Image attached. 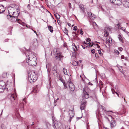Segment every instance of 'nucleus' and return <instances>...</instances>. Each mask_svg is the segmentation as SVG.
Masks as SVG:
<instances>
[{"mask_svg": "<svg viewBox=\"0 0 129 129\" xmlns=\"http://www.w3.org/2000/svg\"><path fill=\"white\" fill-rule=\"evenodd\" d=\"M124 102H126V100L125 99V98H124Z\"/></svg>", "mask_w": 129, "mask_h": 129, "instance_id": "obj_61", "label": "nucleus"}, {"mask_svg": "<svg viewBox=\"0 0 129 129\" xmlns=\"http://www.w3.org/2000/svg\"><path fill=\"white\" fill-rule=\"evenodd\" d=\"M6 85L3 81H0V92H3L6 88Z\"/></svg>", "mask_w": 129, "mask_h": 129, "instance_id": "obj_4", "label": "nucleus"}, {"mask_svg": "<svg viewBox=\"0 0 129 129\" xmlns=\"http://www.w3.org/2000/svg\"><path fill=\"white\" fill-rule=\"evenodd\" d=\"M101 109L102 111H101L100 110L99 112V114H104L105 113H106V111H108L106 110L105 109H104V107H102Z\"/></svg>", "mask_w": 129, "mask_h": 129, "instance_id": "obj_14", "label": "nucleus"}, {"mask_svg": "<svg viewBox=\"0 0 129 129\" xmlns=\"http://www.w3.org/2000/svg\"><path fill=\"white\" fill-rule=\"evenodd\" d=\"M5 10L4 6L2 5H0V14L4 12Z\"/></svg>", "mask_w": 129, "mask_h": 129, "instance_id": "obj_16", "label": "nucleus"}, {"mask_svg": "<svg viewBox=\"0 0 129 129\" xmlns=\"http://www.w3.org/2000/svg\"><path fill=\"white\" fill-rule=\"evenodd\" d=\"M72 45L73 46H74L75 47V48H76V50H77V47L75 45V44H72Z\"/></svg>", "mask_w": 129, "mask_h": 129, "instance_id": "obj_47", "label": "nucleus"}, {"mask_svg": "<svg viewBox=\"0 0 129 129\" xmlns=\"http://www.w3.org/2000/svg\"><path fill=\"white\" fill-rule=\"evenodd\" d=\"M77 27L76 26H75L73 28V30H74L76 31L77 30Z\"/></svg>", "mask_w": 129, "mask_h": 129, "instance_id": "obj_42", "label": "nucleus"}, {"mask_svg": "<svg viewBox=\"0 0 129 129\" xmlns=\"http://www.w3.org/2000/svg\"><path fill=\"white\" fill-rule=\"evenodd\" d=\"M28 77L29 81L31 83H33L36 81L37 79V76L33 71H29Z\"/></svg>", "mask_w": 129, "mask_h": 129, "instance_id": "obj_2", "label": "nucleus"}, {"mask_svg": "<svg viewBox=\"0 0 129 129\" xmlns=\"http://www.w3.org/2000/svg\"><path fill=\"white\" fill-rule=\"evenodd\" d=\"M93 25L94 26H97V24L95 22H93Z\"/></svg>", "mask_w": 129, "mask_h": 129, "instance_id": "obj_45", "label": "nucleus"}, {"mask_svg": "<svg viewBox=\"0 0 129 129\" xmlns=\"http://www.w3.org/2000/svg\"><path fill=\"white\" fill-rule=\"evenodd\" d=\"M68 5H69V8L70 9H71V4L70 3H69L68 4Z\"/></svg>", "mask_w": 129, "mask_h": 129, "instance_id": "obj_46", "label": "nucleus"}, {"mask_svg": "<svg viewBox=\"0 0 129 129\" xmlns=\"http://www.w3.org/2000/svg\"><path fill=\"white\" fill-rule=\"evenodd\" d=\"M38 89L36 87L35 88H34L33 91V92H34L35 94L37 93L38 92Z\"/></svg>", "mask_w": 129, "mask_h": 129, "instance_id": "obj_20", "label": "nucleus"}, {"mask_svg": "<svg viewBox=\"0 0 129 129\" xmlns=\"http://www.w3.org/2000/svg\"><path fill=\"white\" fill-rule=\"evenodd\" d=\"M26 62L24 64V62L22 63V65L24 67H26V64H28L31 66H35L37 63V59L36 57L32 54L31 53L27 54L26 57Z\"/></svg>", "mask_w": 129, "mask_h": 129, "instance_id": "obj_1", "label": "nucleus"}, {"mask_svg": "<svg viewBox=\"0 0 129 129\" xmlns=\"http://www.w3.org/2000/svg\"><path fill=\"white\" fill-rule=\"evenodd\" d=\"M93 98L94 100L95 101H97V98L96 96L95 95L94 96H93Z\"/></svg>", "mask_w": 129, "mask_h": 129, "instance_id": "obj_38", "label": "nucleus"}, {"mask_svg": "<svg viewBox=\"0 0 129 129\" xmlns=\"http://www.w3.org/2000/svg\"><path fill=\"white\" fill-rule=\"evenodd\" d=\"M48 78L49 79V81L50 82H51V78L50 76V73L49 71H48Z\"/></svg>", "mask_w": 129, "mask_h": 129, "instance_id": "obj_24", "label": "nucleus"}, {"mask_svg": "<svg viewBox=\"0 0 129 129\" xmlns=\"http://www.w3.org/2000/svg\"><path fill=\"white\" fill-rule=\"evenodd\" d=\"M64 32L65 33V34L67 35L68 34V30L66 28L64 30Z\"/></svg>", "mask_w": 129, "mask_h": 129, "instance_id": "obj_39", "label": "nucleus"}, {"mask_svg": "<svg viewBox=\"0 0 129 129\" xmlns=\"http://www.w3.org/2000/svg\"><path fill=\"white\" fill-rule=\"evenodd\" d=\"M10 98L11 102V104L12 105H14L15 104L13 103L15 100V99L16 97V94H12L10 95Z\"/></svg>", "mask_w": 129, "mask_h": 129, "instance_id": "obj_5", "label": "nucleus"}, {"mask_svg": "<svg viewBox=\"0 0 129 129\" xmlns=\"http://www.w3.org/2000/svg\"><path fill=\"white\" fill-rule=\"evenodd\" d=\"M63 85L64 86V88H67V84L66 83L64 82H63Z\"/></svg>", "mask_w": 129, "mask_h": 129, "instance_id": "obj_37", "label": "nucleus"}, {"mask_svg": "<svg viewBox=\"0 0 129 129\" xmlns=\"http://www.w3.org/2000/svg\"><path fill=\"white\" fill-rule=\"evenodd\" d=\"M91 52L93 54H94L95 52V50L94 49H92L91 50Z\"/></svg>", "mask_w": 129, "mask_h": 129, "instance_id": "obj_40", "label": "nucleus"}, {"mask_svg": "<svg viewBox=\"0 0 129 129\" xmlns=\"http://www.w3.org/2000/svg\"><path fill=\"white\" fill-rule=\"evenodd\" d=\"M87 14H88V15L89 17H93V16H92V15H93V14L91 13L90 12H88Z\"/></svg>", "mask_w": 129, "mask_h": 129, "instance_id": "obj_31", "label": "nucleus"}, {"mask_svg": "<svg viewBox=\"0 0 129 129\" xmlns=\"http://www.w3.org/2000/svg\"><path fill=\"white\" fill-rule=\"evenodd\" d=\"M57 22L59 25L61 24L60 21L59 20H57Z\"/></svg>", "mask_w": 129, "mask_h": 129, "instance_id": "obj_50", "label": "nucleus"}, {"mask_svg": "<svg viewBox=\"0 0 129 129\" xmlns=\"http://www.w3.org/2000/svg\"><path fill=\"white\" fill-rule=\"evenodd\" d=\"M83 94L82 96V98L83 99H87L89 97V95L85 91L84 89L83 90Z\"/></svg>", "mask_w": 129, "mask_h": 129, "instance_id": "obj_12", "label": "nucleus"}, {"mask_svg": "<svg viewBox=\"0 0 129 129\" xmlns=\"http://www.w3.org/2000/svg\"><path fill=\"white\" fill-rule=\"evenodd\" d=\"M14 10H10V11L11 12H12V13L13 12V11Z\"/></svg>", "mask_w": 129, "mask_h": 129, "instance_id": "obj_63", "label": "nucleus"}, {"mask_svg": "<svg viewBox=\"0 0 129 129\" xmlns=\"http://www.w3.org/2000/svg\"><path fill=\"white\" fill-rule=\"evenodd\" d=\"M19 14V13L17 12H15L14 11L13 12V13L12 16L10 15H7V17H10L11 18H12L13 17L16 18L18 16Z\"/></svg>", "mask_w": 129, "mask_h": 129, "instance_id": "obj_11", "label": "nucleus"}, {"mask_svg": "<svg viewBox=\"0 0 129 129\" xmlns=\"http://www.w3.org/2000/svg\"><path fill=\"white\" fill-rule=\"evenodd\" d=\"M121 23L119 21H118V23L117 24V26H118V28H119V27H120L121 26Z\"/></svg>", "mask_w": 129, "mask_h": 129, "instance_id": "obj_35", "label": "nucleus"}, {"mask_svg": "<svg viewBox=\"0 0 129 129\" xmlns=\"http://www.w3.org/2000/svg\"><path fill=\"white\" fill-rule=\"evenodd\" d=\"M79 8L82 11H84V6L83 5H79Z\"/></svg>", "mask_w": 129, "mask_h": 129, "instance_id": "obj_25", "label": "nucleus"}, {"mask_svg": "<svg viewBox=\"0 0 129 129\" xmlns=\"http://www.w3.org/2000/svg\"><path fill=\"white\" fill-rule=\"evenodd\" d=\"M123 6L126 8H129V2L125 1L123 2Z\"/></svg>", "mask_w": 129, "mask_h": 129, "instance_id": "obj_15", "label": "nucleus"}, {"mask_svg": "<svg viewBox=\"0 0 129 129\" xmlns=\"http://www.w3.org/2000/svg\"><path fill=\"white\" fill-rule=\"evenodd\" d=\"M96 45H97V47L98 48H99L100 47V46L98 44H96Z\"/></svg>", "mask_w": 129, "mask_h": 129, "instance_id": "obj_60", "label": "nucleus"}, {"mask_svg": "<svg viewBox=\"0 0 129 129\" xmlns=\"http://www.w3.org/2000/svg\"><path fill=\"white\" fill-rule=\"evenodd\" d=\"M109 117H110L112 118V116H111V115H109L108 116Z\"/></svg>", "mask_w": 129, "mask_h": 129, "instance_id": "obj_64", "label": "nucleus"}, {"mask_svg": "<svg viewBox=\"0 0 129 129\" xmlns=\"http://www.w3.org/2000/svg\"><path fill=\"white\" fill-rule=\"evenodd\" d=\"M85 105L81 104L80 107V109L81 110L84 109L85 108Z\"/></svg>", "mask_w": 129, "mask_h": 129, "instance_id": "obj_22", "label": "nucleus"}, {"mask_svg": "<svg viewBox=\"0 0 129 129\" xmlns=\"http://www.w3.org/2000/svg\"><path fill=\"white\" fill-rule=\"evenodd\" d=\"M82 117H77V119H80V118H82Z\"/></svg>", "mask_w": 129, "mask_h": 129, "instance_id": "obj_56", "label": "nucleus"}, {"mask_svg": "<svg viewBox=\"0 0 129 129\" xmlns=\"http://www.w3.org/2000/svg\"><path fill=\"white\" fill-rule=\"evenodd\" d=\"M111 2L117 6H120L122 4V0H110Z\"/></svg>", "mask_w": 129, "mask_h": 129, "instance_id": "obj_6", "label": "nucleus"}, {"mask_svg": "<svg viewBox=\"0 0 129 129\" xmlns=\"http://www.w3.org/2000/svg\"><path fill=\"white\" fill-rule=\"evenodd\" d=\"M95 57L96 58L98 56V54L97 53H95Z\"/></svg>", "mask_w": 129, "mask_h": 129, "instance_id": "obj_51", "label": "nucleus"}, {"mask_svg": "<svg viewBox=\"0 0 129 129\" xmlns=\"http://www.w3.org/2000/svg\"><path fill=\"white\" fill-rule=\"evenodd\" d=\"M82 48L84 49H85V46H83V45H82Z\"/></svg>", "mask_w": 129, "mask_h": 129, "instance_id": "obj_57", "label": "nucleus"}, {"mask_svg": "<svg viewBox=\"0 0 129 129\" xmlns=\"http://www.w3.org/2000/svg\"><path fill=\"white\" fill-rule=\"evenodd\" d=\"M67 24L68 25V26H70L71 25V24L69 23H67Z\"/></svg>", "mask_w": 129, "mask_h": 129, "instance_id": "obj_58", "label": "nucleus"}, {"mask_svg": "<svg viewBox=\"0 0 129 129\" xmlns=\"http://www.w3.org/2000/svg\"><path fill=\"white\" fill-rule=\"evenodd\" d=\"M73 35L74 36L77 37L78 35V34L76 33V31H74L72 32Z\"/></svg>", "mask_w": 129, "mask_h": 129, "instance_id": "obj_28", "label": "nucleus"}, {"mask_svg": "<svg viewBox=\"0 0 129 129\" xmlns=\"http://www.w3.org/2000/svg\"><path fill=\"white\" fill-rule=\"evenodd\" d=\"M86 40L87 42H89L91 41V39L90 38H87Z\"/></svg>", "mask_w": 129, "mask_h": 129, "instance_id": "obj_41", "label": "nucleus"}, {"mask_svg": "<svg viewBox=\"0 0 129 129\" xmlns=\"http://www.w3.org/2000/svg\"><path fill=\"white\" fill-rule=\"evenodd\" d=\"M112 42V40L111 39H108L107 40V41L106 42V44H108V45H109V43H111Z\"/></svg>", "mask_w": 129, "mask_h": 129, "instance_id": "obj_19", "label": "nucleus"}, {"mask_svg": "<svg viewBox=\"0 0 129 129\" xmlns=\"http://www.w3.org/2000/svg\"><path fill=\"white\" fill-rule=\"evenodd\" d=\"M104 35L105 37H107L109 35V33L107 31H105L104 32Z\"/></svg>", "mask_w": 129, "mask_h": 129, "instance_id": "obj_29", "label": "nucleus"}, {"mask_svg": "<svg viewBox=\"0 0 129 129\" xmlns=\"http://www.w3.org/2000/svg\"><path fill=\"white\" fill-rule=\"evenodd\" d=\"M121 59H123L124 58V56L123 55H122L121 56Z\"/></svg>", "mask_w": 129, "mask_h": 129, "instance_id": "obj_52", "label": "nucleus"}, {"mask_svg": "<svg viewBox=\"0 0 129 129\" xmlns=\"http://www.w3.org/2000/svg\"><path fill=\"white\" fill-rule=\"evenodd\" d=\"M115 93H116L117 95H118V97H119V94L117 92H115Z\"/></svg>", "mask_w": 129, "mask_h": 129, "instance_id": "obj_59", "label": "nucleus"}, {"mask_svg": "<svg viewBox=\"0 0 129 129\" xmlns=\"http://www.w3.org/2000/svg\"><path fill=\"white\" fill-rule=\"evenodd\" d=\"M110 124L111 127H113L116 126V121L113 120H112L111 121Z\"/></svg>", "mask_w": 129, "mask_h": 129, "instance_id": "obj_13", "label": "nucleus"}, {"mask_svg": "<svg viewBox=\"0 0 129 129\" xmlns=\"http://www.w3.org/2000/svg\"><path fill=\"white\" fill-rule=\"evenodd\" d=\"M63 57L61 53H57L56 54V58L58 60H61Z\"/></svg>", "mask_w": 129, "mask_h": 129, "instance_id": "obj_10", "label": "nucleus"}, {"mask_svg": "<svg viewBox=\"0 0 129 129\" xmlns=\"http://www.w3.org/2000/svg\"><path fill=\"white\" fill-rule=\"evenodd\" d=\"M59 99L58 98H57V99L55 100H54V104H55L57 102V101H58Z\"/></svg>", "mask_w": 129, "mask_h": 129, "instance_id": "obj_43", "label": "nucleus"}, {"mask_svg": "<svg viewBox=\"0 0 129 129\" xmlns=\"http://www.w3.org/2000/svg\"><path fill=\"white\" fill-rule=\"evenodd\" d=\"M33 4L34 5H35L36 4V1H35L34 0L33 1Z\"/></svg>", "mask_w": 129, "mask_h": 129, "instance_id": "obj_53", "label": "nucleus"}, {"mask_svg": "<svg viewBox=\"0 0 129 129\" xmlns=\"http://www.w3.org/2000/svg\"><path fill=\"white\" fill-rule=\"evenodd\" d=\"M63 71L64 74L65 75H67V70L65 68L63 69Z\"/></svg>", "mask_w": 129, "mask_h": 129, "instance_id": "obj_32", "label": "nucleus"}, {"mask_svg": "<svg viewBox=\"0 0 129 129\" xmlns=\"http://www.w3.org/2000/svg\"><path fill=\"white\" fill-rule=\"evenodd\" d=\"M118 49L119 50H120V51H122L123 50L122 48L121 47H119L118 48Z\"/></svg>", "mask_w": 129, "mask_h": 129, "instance_id": "obj_49", "label": "nucleus"}, {"mask_svg": "<svg viewBox=\"0 0 129 129\" xmlns=\"http://www.w3.org/2000/svg\"><path fill=\"white\" fill-rule=\"evenodd\" d=\"M86 103V102H82L81 104H83V105H85V104Z\"/></svg>", "mask_w": 129, "mask_h": 129, "instance_id": "obj_48", "label": "nucleus"}, {"mask_svg": "<svg viewBox=\"0 0 129 129\" xmlns=\"http://www.w3.org/2000/svg\"><path fill=\"white\" fill-rule=\"evenodd\" d=\"M123 28V27H119V28H120V29H123L122 28Z\"/></svg>", "mask_w": 129, "mask_h": 129, "instance_id": "obj_62", "label": "nucleus"}, {"mask_svg": "<svg viewBox=\"0 0 129 129\" xmlns=\"http://www.w3.org/2000/svg\"><path fill=\"white\" fill-rule=\"evenodd\" d=\"M73 65L74 66L78 65V62L77 61H74L73 62Z\"/></svg>", "mask_w": 129, "mask_h": 129, "instance_id": "obj_30", "label": "nucleus"}, {"mask_svg": "<svg viewBox=\"0 0 129 129\" xmlns=\"http://www.w3.org/2000/svg\"><path fill=\"white\" fill-rule=\"evenodd\" d=\"M93 45V43H92V44L91 45V43L90 42H89L88 43H87V45L88 46H90V47H92V46Z\"/></svg>", "mask_w": 129, "mask_h": 129, "instance_id": "obj_34", "label": "nucleus"}, {"mask_svg": "<svg viewBox=\"0 0 129 129\" xmlns=\"http://www.w3.org/2000/svg\"><path fill=\"white\" fill-rule=\"evenodd\" d=\"M53 73L54 74V75L56 76H57L58 75V73L57 71L56 70H55L53 71Z\"/></svg>", "mask_w": 129, "mask_h": 129, "instance_id": "obj_27", "label": "nucleus"}, {"mask_svg": "<svg viewBox=\"0 0 129 129\" xmlns=\"http://www.w3.org/2000/svg\"><path fill=\"white\" fill-rule=\"evenodd\" d=\"M18 6L14 4L11 5L8 8V11L9 14H10L12 13V12H10V10H14L16 9V10H18Z\"/></svg>", "mask_w": 129, "mask_h": 129, "instance_id": "obj_3", "label": "nucleus"}, {"mask_svg": "<svg viewBox=\"0 0 129 129\" xmlns=\"http://www.w3.org/2000/svg\"><path fill=\"white\" fill-rule=\"evenodd\" d=\"M32 45V46L34 48H36L38 46L39 44L37 39H34L33 40Z\"/></svg>", "mask_w": 129, "mask_h": 129, "instance_id": "obj_9", "label": "nucleus"}, {"mask_svg": "<svg viewBox=\"0 0 129 129\" xmlns=\"http://www.w3.org/2000/svg\"><path fill=\"white\" fill-rule=\"evenodd\" d=\"M73 117H72L71 116H70V119L69 120V121H71V120L72 119V118Z\"/></svg>", "mask_w": 129, "mask_h": 129, "instance_id": "obj_54", "label": "nucleus"}, {"mask_svg": "<svg viewBox=\"0 0 129 129\" xmlns=\"http://www.w3.org/2000/svg\"><path fill=\"white\" fill-rule=\"evenodd\" d=\"M53 122V127L54 129H59V126L58 124V122L56 120L55 121L53 120H52Z\"/></svg>", "mask_w": 129, "mask_h": 129, "instance_id": "obj_8", "label": "nucleus"}, {"mask_svg": "<svg viewBox=\"0 0 129 129\" xmlns=\"http://www.w3.org/2000/svg\"><path fill=\"white\" fill-rule=\"evenodd\" d=\"M49 30L51 33H52L53 32V27L51 26H49L48 27Z\"/></svg>", "mask_w": 129, "mask_h": 129, "instance_id": "obj_21", "label": "nucleus"}, {"mask_svg": "<svg viewBox=\"0 0 129 129\" xmlns=\"http://www.w3.org/2000/svg\"><path fill=\"white\" fill-rule=\"evenodd\" d=\"M55 16V17L56 19H59L60 17V16L58 14H54Z\"/></svg>", "mask_w": 129, "mask_h": 129, "instance_id": "obj_26", "label": "nucleus"}, {"mask_svg": "<svg viewBox=\"0 0 129 129\" xmlns=\"http://www.w3.org/2000/svg\"><path fill=\"white\" fill-rule=\"evenodd\" d=\"M69 113L70 114V116H71L72 117H73L74 115V111L72 110H70Z\"/></svg>", "mask_w": 129, "mask_h": 129, "instance_id": "obj_17", "label": "nucleus"}, {"mask_svg": "<svg viewBox=\"0 0 129 129\" xmlns=\"http://www.w3.org/2000/svg\"><path fill=\"white\" fill-rule=\"evenodd\" d=\"M80 34L81 35H83V32L82 31V29H80Z\"/></svg>", "mask_w": 129, "mask_h": 129, "instance_id": "obj_44", "label": "nucleus"}, {"mask_svg": "<svg viewBox=\"0 0 129 129\" xmlns=\"http://www.w3.org/2000/svg\"><path fill=\"white\" fill-rule=\"evenodd\" d=\"M13 18L11 19V21L12 22L15 21L16 22L19 20V19H16L15 17H13Z\"/></svg>", "mask_w": 129, "mask_h": 129, "instance_id": "obj_23", "label": "nucleus"}, {"mask_svg": "<svg viewBox=\"0 0 129 129\" xmlns=\"http://www.w3.org/2000/svg\"><path fill=\"white\" fill-rule=\"evenodd\" d=\"M73 51H74L75 52L76 51V50H76V49H75L74 48H73Z\"/></svg>", "mask_w": 129, "mask_h": 129, "instance_id": "obj_55", "label": "nucleus"}, {"mask_svg": "<svg viewBox=\"0 0 129 129\" xmlns=\"http://www.w3.org/2000/svg\"><path fill=\"white\" fill-rule=\"evenodd\" d=\"M70 81H68V84L69 85V88L70 90L72 91H73L75 89V87L73 84Z\"/></svg>", "mask_w": 129, "mask_h": 129, "instance_id": "obj_7", "label": "nucleus"}, {"mask_svg": "<svg viewBox=\"0 0 129 129\" xmlns=\"http://www.w3.org/2000/svg\"><path fill=\"white\" fill-rule=\"evenodd\" d=\"M98 53L100 54L101 56H102L103 55V53L101 52V50H98Z\"/></svg>", "mask_w": 129, "mask_h": 129, "instance_id": "obj_36", "label": "nucleus"}, {"mask_svg": "<svg viewBox=\"0 0 129 129\" xmlns=\"http://www.w3.org/2000/svg\"><path fill=\"white\" fill-rule=\"evenodd\" d=\"M118 37L120 42L122 43H123V41L122 39V37L120 35H119L118 36Z\"/></svg>", "mask_w": 129, "mask_h": 129, "instance_id": "obj_18", "label": "nucleus"}, {"mask_svg": "<svg viewBox=\"0 0 129 129\" xmlns=\"http://www.w3.org/2000/svg\"><path fill=\"white\" fill-rule=\"evenodd\" d=\"M58 79L59 80H60V81L62 82V83H63V82H64V81L63 79L62 78V77H59Z\"/></svg>", "mask_w": 129, "mask_h": 129, "instance_id": "obj_33", "label": "nucleus"}]
</instances>
